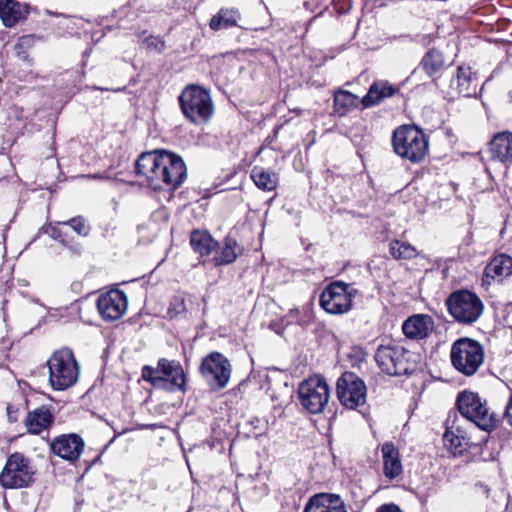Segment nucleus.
Segmentation results:
<instances>
[{
    "label": "nucleus",
    "instance_id": "nucleus-40",
    "mask_svg": "<svg viewBox=\"0 0 512 512\" xmlns=\"http://www.w3.org/2000/svg\"><path fill=\"white\" fill-rule=\"evenodd\" d=\"M63 246L66 247L73 255L76 256L81 255L83 252V246L77 242L68 240V244Z\"/></svg>",
    "mask_w": 512,
    "mask_h": 512
},
{
    "label": "nucleus",
    "instance_id": "nucleus-34",
    "mask_svg": "<svg viewBox=\"0 0 512 512\" xmlns=\"http://www.w3.org/2000/svg\"><path fill=\"white\" fill-rule=\"evenodd\" d=\"M141 377L156 389H162L166 385V382L162 379V369L158 365L156 368L145 365L142 368Z\"/></svg>",
    "mask_w": 512,
    "mask_h": 512
},
{
    "label": "nucleus",
    "instance_id": "nucleus-3",
    "mask_svg": "<svg viewBox=\"0 0 512 512\" xmlns=\"http://www.w3.org/2000/svg\"><path fill=\"white\" fill-rule=\"evenodd\" d=\"M178 101L183 115L193 124L207 123L214 113L210 92L199 85L186 86L179 95Z\"/></svg>",
    "mask_w": 512,
    "mask_h": 512
},
{
    "label": "nucleus",
    "instance_id": "nucleus-31",
    "mask_svg": "<svg viewBox=\"0 0 512 512\" xmlns=\"http://www.w3.org/2000/svg\"><path fill=\"white\" fill-rule=\"evenodd\" d=\"M236 246L237 242L233 238L226 237L224 239V245L218 250L215 249L216 252L212 259L213 264L215 266H222L233 263L237 258L235 251Z\"/></svg>",
    "mask_w": 512,
    "mask_h": 512
},
{
    "label": "nucleus",
    "instance_id": "nucleus-10",
    "mask_svg": "<svg viewBox=\"0 0 512 512\" xmlns=\"http://www.w3.org/2000/svg\"><path fill=\"white\" fill-rule=\"evenodd\" d=\"M200 373L212 391L224 389L231 377V364L220 352H211L202 359Z\"/></svg>",
    "mask_w": 512,
    "mask_h": 512
},
{
    "label": "nucleus",
    "instance_id": "nucleus-30",
    "mask_svg": "<svg viewBox=\"0 0 512 512\" xmlns=\"http://www.w3.org/2000/svg\"><path fill=\"white\" fill-rule=\"evenodd\" d=\"M251 178L255 185L263 191H273L277 187V174L263 167L255 166L251 171Z\"/></svg>",
    "mask_w": 512,
    "mask_h": 512
},
{
    "label": "nucleus",
    "instance_id": "nucleus-12",
    "mask_svg": "<svg viewBox=\"0 0 512 512\" xmlns=\"http://www.w3.org/2000/svg\"><path fill=\"white\" fill-rule=\"evenodd\" d=\"M357 289L344 282L329 284L320 295L321 307L330 314H344L352 308Z\"/></svg>",
    "mask_w": 512,
    "mask_h": 512
},
{
    "label": "nucleus",
    "instance_id": "nucleus-36",
    "mask_svg": "<svg viewBox=\"0 0 512 512\" xmlns=\"http://www.w3.org/2000/svg\"><path fill=\"white\" fill-rule=\"evenodd\" d=\"M187 311L185 298L182 295H175L169 304L167 314L170 318L178 317Z\"/></svg>",
    "mask_w": 512,
    "mask_h": 512
},
{
    "label": "nucleus",
    "instance_id": "nucleus-8",
    "mask_svg": "<svg viewBox=\"0 0 512 512\" xmlns=\"http://www.w3.org/2000/svg\"><path fill=\"white\" fill-rule=\"evenodd\" d=\"M460 414L478 428L490 432L497 425L496 415L490 413L486 401L474 392L459 393L456 401Z\"/></svg>",
    "mask_w": 512,
    "mask_h": 512
},
{
    "label": "nucleus",
    "instance_id": "nucleus-24",
    "mask_svg": "<svg viewBox=\"0 0 512 512\" xmlns=\"http://www.w3.org/2000/svg\"><path fill=\"white\" fill-rule=\"evenodd\" d=\"M396 93V88L387 81H375L368 89L367 94L361 99L364 108H370L379 104L385 98Z\"/></svg>",
    "mask_w": 512,
    "mask_h": 512
},
{
    "label": "nucleus",
    "instance_id": "nucleus-21",
    "mask_svg": "<svg viewBox=\"0 0 512 512\" xmlns=\"http://www.w3.org/2000/svg\"><path fill=\"white\" fill-rule=\"evenodd\" d=\"M28 15V7L15 0H0V18L6 27H13Z\"/></svg>",
    "mask_w": 512,
    "mask_h": 512
},
{
    "label": "nucleus",
    "instance_id": "nucleus-18",
    "mask_svg": "<svg viewBox=\"0 0 512 512\" xmlns=\"http://www.w3.org/2000/svg\"><path fill=\"white\" fill-rule=\"evenodd\" d=\"M303 512H347V509L339 495L320 493L308 500Z\"/></svg>",
    "mask_w": 512,
    "mask_h": 512
},
{
    "label": "nucleus",
    "instance_id": "nucleus-11",
    "mask_svg": "<svg viewBox=\"0 0 512 512\" xmlns=\"http://www.w3.org/2000/svg\"><path fill=\"white\" fill-rule=\"evenodd\" d=\"M34 471L30 461L20 453L10 455L0 474V484L4 488L17 489L33 482Z\"/></svg>",
    "mask_w": 512,
    "mask_h": 512
},
{
    "label": "nucleus",
    "instance_id": "nucleus-1",
    "mask_svg": "<svg viewBox=\"0 0 512 512\" xmlns=\"http://www.w3.org/2000/svg\"><path fill=\"white\" fill-rule=\"evenodd\" d=\"M135 173L153 190H176L187 178L183 159L167 150H154L139 155Z\"/></svg>",
    "mask_w": 512,
    "mask_h": 512
},
{
    "label": "nucleus",
    "instance_id": "nucleus-43",
    "mask_svg": "<svg viewBox=\"0 0 512 512\" xmlns=\"http://www.w3.org/2000/svg\"><path fill=\"white\" fill-rule=\"evenodd\" d=\"M18 414V409L15 408L14 406L12 405H8L7 406V416H8V420L10 422H16L17 421V416Z\"/></svg>",
    "mask_w": 512,
    "mask_h": 512
},
{
    "label": "nucleus",
    "instance_id": "nucleus-19",
    "mask_svg": "<svg viewBox=\"0 0 512 512\" xmlns=\"http://www.w3.org/2000/svg\"><path fill=\"white\" fill-rule=\"evenodd\" d=\"M54 422V415L50 408L46 406L38 407L32 411H29L25 425L27 430L31 434H40L42 431L47 430Z\"/></svg>",
    "mask_w": 512,
    "mask_h": 512
},
{
    "label": "nucleus",
    "instance_id": "nucleus-6",
    "mask_svg": "<svg viewBox=\"0 0 512 512\" xmlns=\"http://www.w3.org/2000/svg\"><path fill=\"white\" fill-rule=\"evenodd\" d=\"M47 364L49 381L53 389L65 390L77 381L79 365L69 348H62L54 352Z\"/></svg>",
    "mask_w": 512,
    "mask_h": 512
},
{
    "label": "nucleus",
    "instance_id": "nucleus-15",
    "mask_svg": "<svg viewBox=\"0 0 512 512\" xmlns=\"http://www.w3.org/2000/svg\"><path fill=\"white\" fill-rule=\"evenodd\" d=\"M50 449L60 458L73 462L81 456L84 449V441L78 434H63L51 441Z\"/></svg>",
    "mask_w": 512,
    "mask_h": 512
},
{
    "label": "nucleus",
    "instance_id": "nucleus-41",
    "mask_svg": "<svg viewBox=\"0 0 512 512\" xmlns=\"http://www.w3.org/2000/svg\"><path fill=\"white\" fill-rule=\"evenodd\" d=\"M376 512H402L400 507L394 503L383 504L377 508Z\"/></svg>",
    "mask_w": 512,
    "mask_h": 512
},
{
    "label": "nucleus",
    "instance_id": "nucleus-20",
    "mask_svg": "<svg viewBox=\"0 0 512 512\" xmlns=\"http://www.w3.org/2000/svg\"><path fill=\"white\" fill-rule=\"evenodd\" d=\"M381 451L384 475L390 480H393L403 472L399 451L392 442L384 443Z\"/></svg>",
    "mask_w": 512,
    "mask_h": 512
},
{
    "label": "nucleus",
    "instance_id": "nucleus-17",
    "mask_svg": "<svg viewBox=\"0 0 512 512\" xmlns=\"http://www.w3.org/2000/svg\"><path fill=\"white\" fill-rule=\"evenodd\" d=\"M434 329V320L430 315L414 314L402 324L404 335L412 340L427 338Z\"/></svg>",
    "mask_w": 512,
    "mask_h": 512
},
{
    "label": "nucleus",
    "instance_id": "nucleus-28",
    "mask_svg": "<svg viewBox=\"0 0 512 512\" xmlns=\"http://www.w3.org/2000/svg\"><path fill=\"white\" fill-rule=\"evenodd\" d=\"M190 244L200 256H208L218 248V242L208 232L200 230H194L191 233Z\"/></svg>",
    "mask_w": 512,
    "mask_h": 512
},
{
    "label": "nucleus",
    "instance_id": "nucleus-27",
    "mask_svg": "<svg viewBox=\"0 0 512 512\" xmlns=\"http://www.w3.org/2000/svg\"><path fill=\"white\" fill-rule=\"evenodd\" d=\"M456 83L459 94L470 97L476 94L477 79L473 78V73L470 67L459 66L457 69L456 78L453 83Z\"/></svg>",
    "mask_w": 512,
    "mask_h": 512
},
{
    "label": "nucleus",
    "instance_id": "nucleus-2",
    "mask_svg": "<svg viewBox=\"0 0 512 512\" xmlns=\"http://www.w3.org/2000/svg\"><path fill=\"white\" fill-rule=\"evenodd\" d=\"M394 152L412 163H419L428 154L429 143L426 134L415 125H403L392 134Z\"/></svg>",
    "mask_w": 512,
    "mask_h": 512
},
{
    "label": "nucleus",
    "instance_id": "nucleus-29",
    "mask_svg": "<svg viewBox=\"0 0 512 512\" xmlns=\"http://www.w3.org/2000/svg\"><path fill=\"white\" fill-rule=\"evenodd\" d=\"M239 18L240 13L238 10L221 8L218 13L211 18L209 26L214 31L227 29L237 26Z\"/></svg>",
    "mask_w": 512,
    "mask_h": 512
},
{
    "label": "nucleus",
    "instance_id": "nucleus-45",
    "mask_svg": "<svg viewBox=\"0 0 512 512\" xmlns=\"http://www.w3.org/2000/svg\"><path fill=\"white\" fill-rule=\"evenodd\" d=\"M47 13H48L49 15H53V16H59V15H60V14H58V13H54V12H51V11H47Z\"/></svg>",
    "mask_w": 512,
    "mask_h": 512
},
{
    "label": "nucleus",
    "instance_id": "nucleus-26",
    "mask_svg": "<svg viewBox=\"0 0 512 512\" xmlns=\"http://www.w3.org/2000/svg\"><path fill=\"white\" fill-rule=\"evenodd\" d=\"M512 274V257L506 254L495 256L485 267L486 278L505 277Z\"/></svg>",
    "mask_w": 512,
    "mask_h": 512
},
{
    "label": "nucleus",
    "instance_id": "nucleus-22",
    "mask_svg": "<svg viewBox=\"0 0 512 512\" xmlns=\"http://www.w3.org/2000/svg\"><path fill=\"white\" fill-rule=\"evenodd\" d=\"M444 445L456 456L462 455L470 446V439L467 433L454 424L447 426L443 435Z\"/></svg>",
    "mask_w": 512,
    "mask_h": 512
},
{
    "label": "nucleus",
    "instance_id": "nucleus-33",
    "mask_svg": "<svg viewBox=\"0 0 512 512\" xmlns=\"http://www.w3.org/2000/svg\"><path fill=\"white\" fill-rule=\"evenodd\" d=\"M389 252L396 260H411L417 257L418 251L408 242L393 240L389 244Z\"/></svg>",
    "mask_w": 512,
    "mask_h": 512
},
{
    "label": "nucleus",
    "instance_id": "nucleus-42",
    "mask_svg": "<svg viewBox=\"0 0 512 512\" xmlns=\"http://www.w3.org/2000/svg\"><path fill=\"white\" fill-rule=\"evenodd\" d=\"M505 417L508 423L512 426V391L508 400V403L505 408Z\"/></svg>",
    "mask_w": 512,
    "mask_h": 512
},
{
    "label": "nucleus",
    "instance_id": "nucleus-23",
    "mask_svg": "<svg viewBox=\"0 0 512 512\" xmlns=\"http://www.w3.org/2000/svg\"><path fill=\"white\" fill-rule=\"evenodd\" d=\"M359 97L352 92L344 89H337L333 97V113L339 117H344L358 108Z\"/></svg>",
    "mask_w": 512,
    "mask_h": 512
},
{
    "label": "nucleus",
    "instance_id": "nucleus-35",
    "mask_svg": "<svg viewBox=\"0 0 512 512\" xmlns=\"http://www.w3.org/2000/svg\"><path fill=\"white\" fill-rule=\"evenodd\" d=\"M58 225L69 226L76 234L82 237H87L91 232V226L81 215L58 222Z\"/></svg>",
    "mask_w": 512,
    "mask_h": 512
},
{
    "label": "nucleus",
    "instance_id": "nucleus-38",
    "mask_svg": "<svg viewBox=\"0 0 512 512\" xmlns=\"http://www.w3.org/2000/svg\"><path fill=\"white\" fill-rule=\"evenodd\" d=\"M44 232L54 240L59 241L62 245L68 244V239L64 236L63 232L57 226L49 225L44 228Z\"/></svg>",
    "mask_w": 512,
    "mask_h": 512
},
{
    "label": "nucleus",
    "instance_id": "nucleus-32",
    "mask_svg": "<svg viewBox=\"0 0 512 512\" xmlns=\"http://www.w3.org/2000/svg\"><path fill=\"white\" fill-rule=\"evenodd\" d=\"M444 65L443 53L437 49L429 50L420 62V66L430 77L441 71Z\"/></svg>",
    "mask_w": 512,
    "mask_h": 512
},
{
    "label": "nucleus",
    "instance_id": "nucleus-39",
    "mask_svg": "<svg viewBox=\"0 0 512 512\" xmlns=\"http://www.w3.org/2000/svg\"><path fill=\"white\" fill-rule=\"evenodd\" d=\"M145 43L148 48H153L161 52L165 47V42L158 37L149 36L145 39Z\"/></svg>",
    "mask_w": 512,
    "mask_h": 512
},
{
    "label": "nucleus",
    "instance_id": "nucleus-13",
    "mask_svg": "<svg viewBox=\"0 0 512 512\" xmlns=\"http://www.w3.org/2000/svg\"><path fill=\"white\" fill-rule=\"evenodd\" d=\"M337 397L348 409H356L366 402L367 388L364 381L355 373L346 371L337 380Z\"/></svg>",
    "mask_w": 512,
    "mask_h": 512
},
{
    "label": "nucleus",
    "instance_id": "nucleus-16",
    "mask_svg": "<svg viewBox=\"0 0 512 512\" xmlns=\"http://www.w3.org/2000/svg\"><path fill=\"white\" fill-rule=\"evenodd\" d=\"M158 366L162 369V379L166 382L162 390L169 392L184 390L186 377L180 362L161 358L158 360Z\"/></svg>",
    "mask_w": 512,
    "mask_h": 512
},
{
    "label": "nucleus",
    "instance_id": "nucleus-4",
    "mask_svg": "<svg viewBox=\"0 0 512 512\" xmlns=\"http://www.w3.org/2000/svg\"><path fill=\"white\" fill-rule=\"evenodd\" d=\"M450 358L452 366L459 373L472 376L484 362V348L477 340L461 337L453 342Z\"/></svg>",
    "mask_w": 512,
    "mask_h": 512
},
{
    "label": "nucleus",
    "instance_id": "nucleus-14",
    "mask_svg": "<svg viewBox=\"0 0 512 512\" xmlns=\"http://www.w3.org/2000/svg\"><path fill=\"white\" fill-rule=\"evenodd\" d=\"M128 300L121 290H111L99 296L97 309L104 320L114 321L123 316L127 310Z\"/></svg>",
    "mask_w": 512,
    "mask_h": 512
},
{
    "label": "nucleus",
    "instance_id": "nucleus-5",
    "mask_svg": "<svg viewBox=\"0 0 512 512\" xmlns=\"http://www.w3.org/2000/svg\"><path fill=\"white\" fill-rule=\"evenodd\" d=\"M413 353L400 345H380L375 360L382 372L390 376L412 374L416 369Z\"/></svg>",
    "mask_w": 512,
    "mask_h": 512
},
{
    "label": "nucleus",
    "instance_id": "nucleus-37",
    "mask_svg": "<svg viewBox=\"0 0 512 512\" xmlns=\"http://www.w3.org/2000/svg\"><path fill=\"white\" fill-rule=\"evenodd\" d=\"M33 37L30 35L22 36L17 44L15 45V51L17 56L22 60L28 59V54L23 50L25 47H28L32 44Z\"/></svg>",
    "mask_w": 512,
    "mask_h": 512
},
{
    "label": "nucleus",
    "instance_id": "nucleus-9",
    "mask_svg": "<svg viewBox=\"0 0 512 512\" xmlns=\"http://www.w3.org/2000/svg\"><path fill=\"white\" fill-rule=\"evenodd\" d=\"M298 394L303 408L312 414L321 413L327 406L330 397L328 384L319 376L304 380L299 385Z\"/></svg>",
    "mask_w": 512,
    "mask_h": 512
},
{
    "label": "nucleus",
    "instance_id": "nucleus-44",
    "mask_svg": "<svg viewBox=\"0 0 512 512\" xmlns=\"http://www.w3.org/2000/svg\"><path fill=\"white\" fill-rule=\"evenodd\" d=\"M350 7H351V4H349V6H348V8H347V9H344L343 7H341V8H337V9H338V11H339L340 13H345V12H347V11L350 9Z\"/></svg>",
    "mask_w": 512,
    "mask_h": 512
},
{
    "label": "nucleus",
    "instance_id": "nucleus-7",
    "mask_svg": "<svg viewBox=\"0 0 512 512\" xmlns=\"http://www.w3.org/2000/svg\"><path fill=\"white\" fill-rule=\"evenodd\" d=\"M446 306L453 319L463 325L475 323L484 310L479 296L464 289L452 292L446 300Z\"/></svg>",
    "mask_w": 512,
    "mask_h": 512
},
{
    "label": "nucleus",
    "instance_id": "nucleus-25",
    "mask_svg": "<svg viewBox=\"0 0 512 512\" xmlns=\"http://www.w3.org/2000/svg\"><path fill=\"white\" fill-rule=\"evenodd\" d=\"M493 158L501 162H512V133L502 132L494 136L490 143Z\"/></svg>",
    "mask_w": 512,
    "mask_h": 512
}]
</instances>
